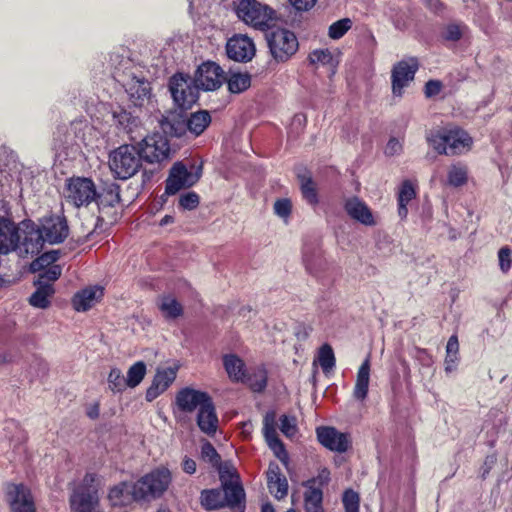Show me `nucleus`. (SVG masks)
Wrapping results in <instances>:
<instances>
[{"instance_id":"nucleus-1","label":"nucleus","mask_w":512,"mask_h":512,"mask_svg":"<svg viewBox=\"0 0 512 512\" xmlns=\"http://www.w3.org/2000/svg\"><path fill=\"white\" fill-rule=\"evenodd\" d=\"M172 476L165 467L156 468L134 482V501L149 503L160 498L171 484Z\"/></svg>"},{"instance_id":"nucleus-2","label":"nucleus","mask_w":512,"mask_h":512,"mask_svg":"<svg viewBox=\"0 0 512 512\" xmlns=\"http://www.w3.org/2000/svg\"><path fill=\"white\" fill-rule=\"evenodd\" d=\"M102 480L96 473H86L82 483L70 496V506L74 512H100L99 489Z\"/></svg>"},{"instance_id":"nucleus-3","label":"nucleus","mask_w":512,"mask_h":512,"mask_svg":"<svg viewBox=\"0 0 512 512\" xmlns=\"http://www.w3.org/2000/svg\"><path fill=\"white\" fill-rule=\"evenodd\" d=\"M430 145L439 153L445 155H458L468 151L472 138L460 127L444 128L437 134L428 138Z\"/></svg>"},{"instance_id":"nucleus-4","label":"nucleus","mask_w":512,"mask_h":512,"mask_svg":"<svg viewBox=\"0 0 512 512\" xmlns=\"http://www.w3.org/2000/svg\"><path fill=\"white\" fill-rule=\"evenodd\" d=\"M142 157L137 145L123 144L109 154V167L121 180L134 176L141 167Z\"/></svg>"},{"instance_id":"nucleus-5","label":"nucleus","mask_w":512,"mask_h":512,"mask_svg":"<svg viewBox=\"0 0 512 512\" xmlns=\"http://www.w3.org/2000/svg\"><path fill=\"white\" fill-rule=\"evenodd\" d=\"M265 40L272 58L278 63L288 61L299 49L297 36L286 28L270 26L265 30Z\"/></svg>"},{"instance_id":"nucleus-6","label":"nucleus","mask_w":512,"mask_h":512,"mask_svg":"<svg viewBox=\"0 0 512 512\" xmlns=\"http://www.w3.org/2000/svg\"><path fill=\"white\" fill-rule=\"evenodd\" d=\"M235 4L237 17L257 29L270 28L276 19V11L258 0H237Z\"/></svg>"},{"instance_id":"nucleus-7","label":"nucleus","mask_w":512,"mask_h":512,"mask_svg":"<svg viewBox=\"0 0 512 512\" xmlns=\"http://www.w3.org/2000/svg\"><path fill=\"white\" fill-rule=\"evenodd\" d=\"M20 231L16 250L17 255L21 258L39 255L46 242L36 221L23 219L20 221Z\"/></svg>"},{"instance_id":"nucleus-8","label":"nucleus","mask_w":512,"mask_h":512,"mask_svg":"<svg viewBox=\"0 0 512 512\" xmlns=\"http://www.w3.org/2000/svg\"><path fill=\"white\" fill-rule=\"evenodd\" d=\"M137 147L142 160L149 164H158L161 166L164 162L171 159V148L166 136L154 133L144 137L137 142Z\"/></svg>"},{"instance_id":"nucleus-9","label":"nucleus","mask_w":512,"mask_h":512,"mask_svg":"<svg viewBox=\"0 0 512 512\" xmlns=\"http://www.w3.org/2000/svg\"><path fill=\"white\" fill-rule=\"evenodd\" d=\"M169 91L175 104L182 110L191 108L199 98V90L193 79L180 72L169 79Z\"/></svg>"},{"instance_id":"nucleus-10","label":"nucleus","mask_w":512,"mask_h":512,"mask_svg":"<svg viewBox=\"0 0 512 512\" xmlns=\"http://www.w3.org/2000/svg\"><path fill=\"white\" fill-rule=\"evenodd\" d=\"M42 236L49 245L63 243L70 233L67 218L63 214L49 212L37 220Z\"/></svg>"},{"instance_id":"nucleus-11","label":"nucleus","mask_w":512,"mask_h":512,"mask_svg":"<svg viewBox=\"0 0 512 512\" xmlns=\"http://www.w3.org/2000/svg\"><path fill=\"white\" fill-rule=\"evenodd\" d=\"M202 175V164L193 165L191 170L182 162H176L170 169L166 180L165 193L174 195L183 188H189L196 184Z\"/></svg>"},{"instance_id":"nucleus-12","label":"nucleus","mask_w":512,"mask_h":512,"mask_svg":"<svg viewBox=\"0 0 512 512\" xmlns=\"http://www.w3.org/2000/svg\"><path fill=\"white\" fill-rule=\"evenodd\" d=\"M20 232V222L13 221L8 204L0 201V256L16 252Z\"/></svg>"},{"instance_id":"nucleus-13","label":"nucleus","mask_w":512,"mask_h":512,"mask_svg":"<svg viewBox=\"0 0 512 512\" xmlns=\"http://www.w3.org/2000/svg\"><path fill=\"white\" fill-rule=\"evenodd\" d=\"M96 197V186L90 178L72 177L67 180L66 198L74 206H88Z\"/></svg>"},{"instance_id":"nucleus-14","label":"nucleus","mask_w":512,"mask_h":512,"mask_svg":"<svg viewBox=\"0 0 512 512\" xmlns=\"http://www.w3.org/2000/svg\"><path fill=\"white\" fill-rule=\"evenodd\" d=\"M419 68L416 57H408L397 62L391 71L392 93L396 97H402L403 90L414 80Z\"/></svg>"},{"instance_id":"nucleus-15","label":"nucleus","mask_w":512,"mask_h":512,"mask_svg":"<svg viewBox=\"0 0 512 512\" xmlns=\"http://www.w3.org/2000/svg\"><path fill=\"white\" fill-rule=\"evenodd\" d=\"M302 261L306 271L320 279L329 269V263L323 255L318 242H306L302 250Z\"/></svg>"},{"instance_id":"nucleus-16","label":"nucleus","mask_w":512,"mask_h":512,"mask_svg":"<svg viewBox=\"0 0 512 512\" xmlns=\"http://www.w3.org/2000/svg\"><path fill=\"white\" fill-rule=\"evenodd\" d=\"M193 82L197 85L198 90H216L222 85L223 70L214 62H205L196 70Z\"/></svg>"},{"instance_id":"nucleus-17","label":"nucleus","mask_w":512,"mask_h":512,"mask_svg":"<svg viewBox=\"0 0 512 512\" xmlns=\"http://www.w3.org/2000/svg\"><path fill=\"white\" fill-rule=\"evenodd\" d=\"M226 53L228 58L246 63L255 56L256 47L253 40L247 35L236 34L227 41Z\"/></svg>"},{"instance_id":"nucleus-18","label":"nucleus","mask_w":512,"mask_h":512,"mask_svg":"<svg viewBox=\"0 0 512 512\" xmlns=\"http://www.w3.org/2000/svg\"><path fill=\"white\" fill-rule=\"evenodd\" d=\"M263 434L269 448L273 451L274 455L285 465L288 464L289 456L285 449L283 442L278 437L276 431V414L274 411H269L265 414L263 419Z\"/></svg>"},{"instance_id":"nucleus-19","label":"nucleus","mask_w":512,"mask_h":512,"mask_svg":"<svg viewBox=\"0 0 512 512\" xmlns=\"http://www.w3.org/2000/svg\"><path fill=\"white\" fill-rule=\"evenodd\" d=\"M6 494L12 512H36L31 491L25 485L8 484Z\"/></svg>"},{"instance_id":"nucleus-20","label":"nucleus","mask_w":512,"mask_h":512,"mask_svg":"<svg viewBox=\"0 0 512 512\" xmlns=\"http://www.w3.org/2000/svg\"><path fill=\"white\" fill-rule=\"evenodd\" d=\"M318 441L327 449L339 453L346 452L350 445V436L335 427L321 426L316 429Z\"/></svg>"},{"instance_id":"nucleus-21","label":"nucleus","mask_w":512,"mask_h":512,"mask_svg":"<svg viewBox=\"0 0 512 512\" xmlns=\"http://www.w3.org/2000/svg\"><path fill=\"white\" fill-rule=\"evenodd\" d=\"M210 399L211 396L207 392L185 387L178 391L175 402L180 411L192 413L197 408L201 409Z\"/></svg>"},{"instance_id":"nucleus-22","label":"nucleus","mask_w":512,"mask_h":512,"mask_svg":"<svg viewBox=\"0 0 512 512\" xmlns=\"http://www.w3.org/2000/svg\"><path fill=\"white\" fill-rule=\"evenodd\" d=\"M344 210L350 218L365 226H374L376 224L371 209L357 196L345 200Z\"/></svg>"},{"instance_id":"nucleus-23","label":"nucleus","mask_w":512,"mask_h":512,"mask_svg":"<svg viewBox=\"0 0 512 512\" xmlns=\"http://www.w3.org/2000/svg\"><path fill=\"white\" fill-rule=\"evenodd\" d=\"M164 134L180 138L187 133L186 115L183 112L168 111L159 120Z\"/></svg>"},{"instance_id":"nucleus-24","label":"nucleus","mask_w":512,"mask_h":512,"mask_svg":"<svg viewBox=\"0 0 512 512\" xmlns=\"http://www.w3.org/2000/svg\"><path fill=\"white\" fill-rule=\"evenodd\" d=\"M176 378V369L157 370L152 384L146 391V400L151 402L167 390Z\"/></svg>"},{"instance_id":"nucleus-25","label":"nucleus","mask_w":512,"mask_h":512,"mask_svg":"<svg viewBox=\"0 0 512 512\" xmlns=\"http://www.w3.org/2000/svg\"><path fill=\"white\" fill-rule=\"evenodd\" d=\"M266 475L269 492L277 499L286 497L288 493V482L286 477L282 475L278 464L271 462Z\"/></svg>"},{"instance_id":"nucleus-26","label":"nucleus","mask_w":512,"mask_h":512,"mask_svg":"<svg viewBox=\"0 0 512 512\" xmlns=\"http://www.w3.org/2000/svg\"><path fill=\"white\" fill-rule=\"evenodd\" d=\"M197 425L199 429L207 434L213 436L218 428V417L212 398L207 401L197 413Z\"/></svg>"},{"instance_id":"nucleus-27","label":"nucleus","mask_w":512,"mask_h":512,"mask_svg":"<svg viewBox=\"0 0 512 512\" xmlns=\"http://www.w3.org/2000/svg\"><path fill=\"white\" fill-rule=\"evenodd\" d=\"M103 288L100 286H92L77 292L72 304L76 311L84 312L95 305L103 296Z\"/></svg>"},{"instance_id":"nucleus-28","label":"nucleus","mask_w":512,"mask_h":512,"mask_svg":"<svg viewBox=\"0 0 512 512\" xmlns=\"http://www.w3.org/2000/svg\"><path fill=\"white\" fill-rule=\"evenodd\" d=\"M126 91L129 94L130 100L136 107H142L145 101H148L151 96L150 83L144 78L133 77Z\"/></svg>"},{"instance_id":"nucleus-29","label":"nucleus","mask_w":512,"mask_h":512,"mask_svg":"<svg viewBox=\"0 0 512 512\" xmlns=\"http://www.w3.org/2000/svg\"><path fill=\"white\" fill-rule=\"evenodd\" d=\"M134 490V482H120L109 490L108 499L113 506H125L134 501Z\"/></svg>"},{"instance_id":"nucleus-30","label":"nucleus","mask_w":512,"mask_h":512,"mask_svg":"<svg viewBox=\"0 0 512 512\" xmlns=\"http://www.w3.org/2000/svg\"><path fill=\"white\" fill-rule=\"evenodd\" d=\"M36 290L31 294L28 299L29 304L38 309H47L51 305V298L55 294L53 285L41 284L34 281Z\"/></svg>"},{"instance_id":"nucleus-31","label":"nucleus","mask_w":512,"mask_h":512,"mask_svg":"<svg viewBox=\"0 0 512 512\" xmlns=\"http://www.w3.org/2000/svg\"><path fill=\"white\" fill-rule=\"evenodd\" d=\"M370 381V356L363 361L358 369L356 383L353 391L355 399L363 401L366 399Z\"/></svg>"},{"instance_id":"nucleus-32","label":"nucleus","mask_w":512,"mask_h":512,"mask_svg":"<svg viewBox=\"0 0 512 512\" xmlns=\"http://www.w3.org/2000/svg\"><path fill=\"white\" fill-rule=\"evenodd\" d=\"M223 366L229 378L234 382H241L246 377V365L244 361L236 354H226L223 356Z\"/></svg>"},{"instance_id":"nucleus-33","label":"nucleus","mask_w":512,"mask_h":512,"mask_svg":"<svg viewBox=\"0 0 512 512\" xmlns=\"http://www.w3.org/2000/svg\"><path fill=\"white\" fill-rule=\"evenodd\" d=\"M211 123V115L207 110H198L186 115L187 132L194 136L201 135Z\"/></svg>"},{"instance_id":"nucleus-34","label":"nucleus","mask_w":512,"mask_h":512,"mask_svg":"<svg viewBox=\"0 0 512 512\" xmlns=\"http://www.w3.org/2000/svg\"><path fill=\"white\" fill-rule=\"evenodd\" d=\"M114 125L123 132L131 135L140 125L138 117L133 116L130 112L119 108L112 112Z\"/></svg>"},{"instance_id":"nucleus-35","label":"nucleus","mask_w":512,"mask_h":512,"mask_svg":"<svg viewBox=\"0 0 512 512\" xmlns=\"http://www.w3.org/2000/svg\"><path fill=\"white\" fill-rule=\"evenodd\" d=\"M315 480H310L306 484L304 493V503L306 512H319L324 510L322 506L323 492L319 487H315Z\"/></svg>"},{"instance_id":"nucleus-36","label":"nucleus","mask_w":512,"mask_h":512,"mask_svg":"<svg viewBox=\"0 0 512 512\" xmlns=\"http://www.w3.org/2000/svg\"><path fill=\"white\" fill-rule=\"evenodd\" d=\"M416 197V189L410 180H404L398 191V215L405 219L408 215V203Z\"/></svg>"},{"instance_id":"nucleus-37","label":"nucleus","mask_w":512,"mask_h":512,"mask_svg":"<svg viewBox=\"0 0 512 512\" xmlns=\"http://www.w3.org/2000/svg\"><path fill=\"white\" fill-rule=\"evenodd\" d=\"M222 494L224 499V506L227 505L230 508L240 506L245 498L244 489L239 483L225 482L223 484Z\"/></svg>"},{"instance_id":"nucleus-38","label":"nucleus","mask_w":512,"mask_h":512,"mask_svg":"<svg viewBox=\"0 0 512 512\" xmlns=\"http://www.w3.org/2000/svg\"><path fill=\"white\" fill-rule=\"evenodd\" d=\"M120 186L117 183L106 185L101 193H97L96 202L99 207H114L119 204Z\"/></svg>"},{"instance_id":"nucleus-39","label":"nucleus","mask_w":512,"mask_h":512,"mask_svg":"<svg viewBox=\"0 0 512 512\" xmlns=\"http://www.w3.org/2000/svg\"><path fill=\"white\" fill-rule=\"evenodd\" d=\"M158 308L166 319H177L183 315V306L171 295H163L159 299Z\"/></svg>"},{"instance_id":"nucleus-40","label":"nucleus","mask_w":512,"mask_h":512,"mask_svg":"<svg viewBox=\"0 0 512 512\" xmlns=\"http://www.w3.org/2000/svg\"><path fill=\"white\" fill-rule=\"evenodd\" d=\"M228 90L239 94L251 86V76L248 73H232L227 79Z\"/></svg>"},{"instance_id":"nucleus-41","label":"nucleus","mask_w":512,"mask_h":512,"mask_svg":"<svg viewBox=\"0 0 512 512\" xmlns=\"http://www.w3.org/2000/svg\"><path fill=\"white\" fill-rule=\"evenodd\" d=\"M201 504L207 510H216L224 507L222 492L217 489L203 490L201 492Z\"/></svg>"},{"instance_id":"nucleus-42","label":"nucleus","mask_w":512,"mask_h":512,"mask_svg":"<svg viewBox=\"0 0 512 512\" xmlns=\"http://www.w3.org/2000/svg\"><path fill=\"white\" fill-rule=\"evenodd\" d=\"M249 385L254 392H262L267 386V373L264 369H257L253 374H247L242 381Z\"/></svg>"},{"instance_id":"nucleus-43","label":"nucleus","mask_w":512,"mask_h":512,"mask_svg":"<svg viewBox=\"0 0 512 512\" xmlns=\"http://www.w3.org/2000/svg\"><path fill=\"white\" fill-rule=\"evenodd\" d=\"M299 178L301 181V193L305 201L312 206L318 205V193L312 178L304 176H300Z\"/></svg>"},{"instance_id":"nucleus-44","label":"nucleus","mask_w":512,"mask_h":512,"mask_svg":"<svg viewBox=\"0 0 512 512\" xmlns=\"http://www.w3.org/2000/svg\"><path fill=\"white\" fill-rule=\"evenodd\" d=\"M146 374V365L143 361L134 363L127 371L126 381L128 387L138 386Z\"/></svg>"},{"instance_id":"nucleus-45","label":"nucleus","mask_w":512,"mask_h":512,"mask_svg":"<svg viewBox=\"0 0 512 512\" xmlns=\"http://www.w3.org/2000/svg\"><path fill=\"white\" fill-rule=\"evenodd\" d=\"M318 360L323 372L327 373L334 368L336 363L335 355L329 344H323L320 347Z\"/></svg>"},{"instance_id":"nucleus-46","label":"nucleus","mask_w":512,"mask_h":512,"mask_svg":"<svg viewBox=\"0 0 512 512\" xmlns=\"http://www.w3.org/2000/svg\"><path fill=\"white\" fill-rule=\"evenodd\" d=\"M350 18H342L329 26L328 36L331 39L338 40L342 38L352 27Z\"/></svg>"},{"instance_id":"nucleus-47","label":"nucleus","mask_w":512,"mask_h":512,"mask_svg":"<svg viewBox=\"0 0 512 512\" xmlns=\"http://www.w3.org/2000/svg\"><path fill=\"white\" fill-rule=\"evenodd\" d=\"M201 458L214 468L221 467V457L209 441H205L201 446Z\"/></svg>"},{"instance_id":"nucleus-48","label":"nucleus","mask_w":512,"mask_h":512,"mask_svg":"<svg viewBox=\"0 0 512 512\" xmlns=\"http://www.w3.org/2000/svg\"><path fill=\"white\" fill-rule=\"evenodd\" d=\"M62 274V267L60 265H52L48 268H44L40 271L37 280L35 282L41 284L53 285V283L59 279Z\"/></svg>"},{"instance_id":"nucleus-49","label":"nucleus","mask_w":512,"mask_h":512,"mask_svg":"<svg viewBox=\"0 0 512 512\" xmlns=\"http://www.w3.org/2000/svg\"><path fill=\"white\" fill-rule=\"evenodd\" d=\"M109 388L113 392H122L128 387L126 378L122 375L120 369L112 368L108 375Z\"/></svg>"},{"instance_id":"nucleus-50","label":"nucleus","mask_w":512,"mask_h":512,"mask_svg":"<svg viewBox=\"0 0 512 512\" xmlns=\"http://www.w3.org/2000/svg\"><path fill=\"white\" fill-rule=\"evenodd\" d=\"M466 27L463 25L451 23L444 27L441 32V37L445 41L456 42L459 41L464 33Z\"/></svg>"},{"instance_id":"nucleus-51","label":"nucleus","mask_w":512,"mask_h":512,"mask_svg":"<svg viewBox=\"0 0 512 512\" xmlns=\"http://www.w3.org/2000/svg\"><path fill=\"white\" fill-rule=\"evenodd\" d=\"M342 502L345 512H359L360 497L357 492L348 489L343 493Z\"/></svg>"},{"instance_id":"nucleus-52","label":"nucleus","mask_w":512,"mask_h":512,"mask_svg":"<svg viewBox=\"0 0 512 512\" xmlns=\"http://www.w3.org/2000/svg\"><path fill=\"white\" fill-rule=\"evenodd\" d=\"M467 181V171L463 167L452 166L448 172V183L451 186L459 187Z\"/></svg>"},{"instance_id":"nucleus-53","label":"nucleus","mask_w":512,"mask_h":512,"mask_svg":"<svg viewBox=\"0 0 512 512\" xmlns=\"http://www.w3.org/2000/svg\"><path fill=\"white\" fill-rule=\"evenodd\" d=\"M280 430L286 437H294L298 432L296 418L294 416L282 415L280 417Z\"/></svg>"},{"instance_id":"nucleus-54","label":"nucleus","mask_w":512,"mask_h":512,"mask_svg":"<svg viewBox=\"0 0 512 512\" xmlns=\"http://www.w3.org/2000/svg\"><path fill=\"white\" fill-rule=\"evenodd\" d=\"M200 202L199 195L195 192H187L179 198V206L184 210H194Z\"/></svg>"},{"instance_id":"nucleus-55","label":"nucleus","mask_w":512,"mask_h":512,"mask_svg":"<svg viewBox=\"0 0 512 512\" xmlns=\"http://www.w3.org/2000/svg\"><path fill=\"white\" fill-rule=\"evenodd\" d=\"M333 57L331 52L328 49L324 50H314L309 54V60L312 64H322L326 65L331 63Z\"/></svg>"},{"instance_id":"nucleus-56","label":"nucleus","mask_w":512,"mask_h":512,"mask_svg":"<svg viewBox=\"0 0 512 512\" xmlns=\"http://www.w3.org/2000/svg\"><path fill=\"white\" fill-rule=\"evenodd\" d=\"M52 265H55L46 252L42 253L36 259H34L30 264V271L33 273L40 272L44 268H48Z\"/></svg>"},{"instance_id":"nucleus-57","label":"nucleus","mask_w":512,"mask_h":512,"mask_svg":"<svg viewBox=\"0 0 512 512\" xmlns=\"http://www.w3.org/2000/svg\"><path fill=\"white\" fill-rule=\"evenodd\" d=\"M413 358L422 366V367H431L434 363L433 357L428 353L426 349L415 347Z\"/></svg>"},{"instance_id":"nucleus-58","label":"nucleus","mask_w":512,"mask_h":512,"mask_svg":"<svg viewBox=\"0 0 512 512\" xmlns=\"http://www.w3.org/2000/svg\"><path fill=\"white\" fill-rule=\"evenodd\" d=\"M292 209L291 201L287 198L278 199L274 203V212L276 215L282 218H286L290 215Z\"/></svg>"},{"instance_id":"nucleus-59","label":"nucleus","mask_w":512,"mask_h":512,"mask_svg":"<svg viewBox=\"0 0 512 512\" xmlns=\"http://www.w3.org/2000/svg\"><path fill=\"white\" fill-rule=\"evenodd\" d=\"M498 258L501 271L506 273L512 263L511 250L508 247H502L498 252Z\"/></svg>"},{"instance_id":"nucleus-60","label":"nucleus","mask_w":512,"mask_h":512,"mask_svg":"<svg viewBox=\"0 0 512 512\" xmlns=\"http://www.w3.org/2000/svg\"><path fill=\"white\" fill-rule=\"evenodd\" d=\"M442 83L439 80H429L425 84L424 93L426 97L430 98L438 95L441 92Z\"/></svg>"},{"instance_id":"nucleus-61","label":"nucleus","mask_w":512,"mask_h":512,"mask_svg":"<svg viewBox=\"0 0 512 512\" xmlns=\"http://www.w3.org/2000/svg\"><path fill=\"white\" fill-rule=\"evenodd\" d=\"M402 150L401 143L396 138H391L385 148V154L388 156H394L399 154Z\"/></svg>"},{"instance_id":"nucleus-62","label":"nucleus","mask_w":512,"mask_h":512,"mask_svg":"<svg viewBox=\"0 0 512 512\" xmlns=\"http://www.w3.org/2000/svg\"><path fill=\"white\" fill-rule=\"evenodd\" d=\"M316 1L317 0H289L290 4L297 11H308L316 4Z\"/></svg>"},{"instance_id":"nucleus-63","label":"nucleus","mask_w":512,"mask_h":512,"mask_svg":"<svg viewBox=\"0 0 512 512\" xmlns=\"http://www.w3.org/2000/svg\"><path fill=\"white\" fill-rule=\"evenodd\" d=\"M459 343L456 335H452L446 345V354L458 355Z\"/></svg>"},{"instance_id":"nucleus-64","label":"nucleus","mask_w":512,"mask_h":512,"mask_svg":"<svg viewBox=\"0 0 512 512\" xmlns=\"http://www.w3.org/2000/svg\"><path fill=\"white\" fill-rule=\"evenodd\" d=\"M458 363V355H450L446 354L445 357V371L446 373H451L456 370Z\"/></svg>"}]
</instances>
